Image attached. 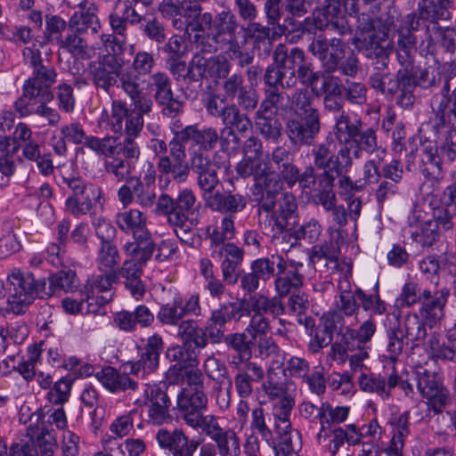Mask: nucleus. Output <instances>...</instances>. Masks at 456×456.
<instances>
[{
  "label": "nucleus",
  "mask_w": 456,
  "mask_h": 456,
  "mask_svg": "<svg viewBox=\"0 0 456 456\" xmlns=\"http://www.w3.org/2000/svg\"><path fill=\"white\" fill-rule=\"evenodd\" d=\"M210 32L195 36V43L200 51L208 53L222 51L227 58L237 61L240 68L253 62L254 56L246 51L247 38L235 15L231 11H222L214 18Z\"/></svg>",
  "instance_id": "nucleus-1"
},
{
  "label": "nucleus",
  "mask_w": 456,
  "mask_h": 456,
  "mask_svg": "<svg viewBox=\"0 0 456 456\" xmlns=\"http://www.w3.org/2000/svg\"><path fill=\"white\" fill-rule=\"evenodd\" d=\"M121 90L132 101L134 109H130L126 102L114 99L111 102L110 115L105 111L102 118L106 117L113 133H124L126 135L125 139L134 141L142 129L143 115L151 111L153 102L133 76L121 79Z\"/></svg>",
  "instance_id": "nucleus-2"
},
{
  "label": "nucleus",
  "mask_w": 456,
  "mask_h": 456,
  "mask_svg": "<svg viewBox=\"0 0 456 456\" xmlns=\"http://www.w3.org/2000/svg\"><path fill=\"white\" fill-rule=\"evenodd\" d=\"M308 50L320 59L328 73L338 70L344 76L354 77L359 71V60L356 54L341 38L333 37L328 40L322 35L315 36Z\"/></svg>",
  "instance_id": "nucleus-3"
},
{
  "label": "nucleus",
  "mask_w": 456,
  "mask_h": 456,
  "mask_svg": "<svg viewBox=\"0 0 456 456\" xmlns=\"http://www.w3.org/2000/svg\"><path fill=\"white\" fill-rule=\"evenodd\" d=\"M7 281L12 287L13 292L8 297L10 310L15 314H23L30 305L35 296L44 298L46 280H36L31 273H24L20 268L13 267L7 274Z\"/></svg>",
  "instance_id": "nucleus-4"
},
{
  "label": "nucleus",
  "mask_w": 456,
  "mask_h": 456,
  "mask_svg": "<svg viewBox=\"0 0 456 456\" xmlns=\"http://www.w3.org/2000/svg\"><path fill=\"white\" fill-rule=\"evenodd\" d=\"M124 61L115 54H102L92 61L87 66V77L97 92L111 95L113 87L118 84L121 89V79L133 76L138 83L137 76L130 70H123Z\"/></svg>",
  "instance_id": "nucleus-5"
},
{
  "label": "nucleus",
  "mask_w": 456,
  "mask_h": 456,
  "mask_svg": "<svg viewBox=\"0 0 456 456\" xmlns=\"http://www.w3.org/2000/svg\"><path fill=\"white\" fill-rule=\"evenodd\" d=\"M273 64L267 67L265 76L281 82V89L297 86L296 71L305 60L303 50L294 47L289 52L283 44H279L273 52Z\"/></svg>",
  "instance_id": "nucleus-6"
},
{
  "label": "nucleus",
  "mask_w": 456,
  "mask_h": 456,
  "mask_svg": "<svg viewBox=\"0 0 456 456\" xmlns=\"http://www.w3.org/2000/svg\"><path fill=\"white\" fill-rule=\"evenodd\" d=\"M434 305H425L419 309V314L411 313L404 316L401 330L407 343L412 348L424 344L428 338L427 328L432 330L444 318V308L436 309Z\"/></svg>",
  "instance_id": "nucleus-7"
},
{
  "label": "nucleus",
  "mask_w": 456,
  "mask_h": 456,
  "mask_svg": "<svg viewBox=\"0 0 456 456\" xmlns=\"http://www.w3.org/2000/svg\"><path fill=\"white\" fill-rule=\"evenodd\" d=\"M208 398L206 391L182 388L176 398V408L181 419L194 431L207 424L216 415L204 411L208 409Z\"/></svg>",
  "instance_id": "nucleus-8"
},
{
  "label": "nucleus",
  "mask_w": 456,
  "mask_h": 456,
  "mask_svg": "<svg viewBox=\"0 0 456 456\" xmlns=\"http://www.w3.org/2000/svg\"><path fill=\"white\" fill-rule=\"evenodd\" d=\"M197 197L190 188L181 190L175 198V236L183 244L194 247L196 233L193 230L198 224V220L192 216L198 211Z\"/></svg>",
  "instance_id": "nucleus-9"
},
{
  "label": "nucleus",
  "mask_w": 456,
  "mask_h": 456,
  "mask_svg": "<svg viewBox=\"0 0 456 456\" xmlns=\"http://www.w3.org/2000/svg\"><path fill=\"white\" fill-rule=\"evenodd\" d=\"M253 195L257 202V224L262 229L271 226L272 224H281L284 219L282 217L297 210V203L292 194H284L277 208L275 207L278 194L253 191Z\"/></svg>",
  "instance_id": "nucleus-10"
},
{
  "label": "nucleus",
  "mask_w": 456,
  "mask_h": 456,
  "mask_svg": "<svg viewBox=\"0 0 456 456\" xmlns=\"http://www.w3.org/2000/svg\"><path fill=\"white\" fill-rule=\"evenodd\" d=\"M312 156L314 167L322 172L331 173V175L347 173L353 165L350 147L342 146L337 151L336 143L331 139L314 145Z\"/></svg>",
  "instance_id": "nucleus-11"
},
{
  "label": "nucleus",
  "mask_w": 456,
  "mask_h": 456,
  "mask_svg": "<svg viewBox=\"0 0 456 456\" xmlns=\"http://www.w3.org/2000/svg\"><path fill=\"white\" fill-rule=\"evenodd\" d=\"M171 157L175 161V169L172 177L175 182L181 183L187 181L190 172L196 175L215 167L209 151L202 150H191L189 160H186L185 146L169 148Z\"/></svg>",
  "instance_id": "nucleus-12"
},
{
  "label": "nucleus",
  "mask_w": 456,
  "mask_h": 456,
  "mask_svg": "<svg viewBox=\"0 0 456 456\" xmlns=\"http://www.w3.org/2000/svg\"><path fill=\"white\" fill-rule=\"evenodd\" d=\"M226 138L220 136L217 130L211 126H203L199 124L186 126L181 132L175 134L169 142V148L185 146L190 143V150H202L210 151L216 148L220 141L222 145L226 142Z\"/></svg>",
  "instance_id": "nucleus-13"
},
{
  "label": "nucleus",
  "mask_w": 456,
  "mask_h": 456,
  "mask_svg": "<svg viewBox=\"0 0 456 456\" xmlns=\"http://www.w3.org/2000/svg\"><path fill=\"white\" fill-rule=\"evenodd\" d=\"M246 311L245 299L235 298L220 304L211 311L207 321L206 330L208 338L214 343H220L224 338L225 325L232 321L239 322Z\"/></svg>",
  "instance_id": "nucleus-14"
},
{
  "label": "nucleus",
  "mask_w": 456,
  "mask_h": 456,
  "mask_svg": "<svg viewBox=\"0 0 456 456\" xmlns=\"http://www.w3.org/2000/svg\"><path fill=\"white\" fill-rule=\"evenodd\" d=\"M283 363L284 361L280 359L272 360L265 372L266 378L262 382V389L268 398L278 399L273 405V416L276 415V409L279 411V408L287 403H290L289 412H291L295 404L293 397L288 393L289 386L292 385V381L284 377L281 371Z\"/></svg>",
  "instance_id": "nucleus-15"
},
{
  "label": "nucleus",
  "mask_w": 456,
  "mask_h": 456,
  "mask_svg": "<svg viewBox=\"0 0 456 456\" xmlns=\"http://www.w3.org/2000/svg\"><path fill=\"white\" fill-rule=\"evenodd\" d=\"M142 397L134 398L137 406H148V422L154 426H161L171 419L169 408L171 405L167 394L156 385L144 384L142 387Z\"/></svg>",
  "instance_id": "nucleus-16"
},
{
  "label": "nucleus",
  "mask_w": 456,
  "mask_h": 456,
  "mask_svg": "<svg viewBox=\"0 0 456 456\" xmlns=\"http://www.w3.org/2000/svg\"><path fill=\"white\" fill-rule=\"evenodd\" d=\"M196 432L214 442L219 456H240V439L234 429L224 427L221 419L215 416Z\"/></svg>",
  "instance_id": "nucleus-17"
},
{
  "label": "nucleus",
  "mask_w": 456,
  "mask_h": 456,
  "mask_svg": "<svg viewBox=\"0 0 456 456\" xmlns=\"http://www.w3.org/2000/svg\"><path fill=\"white\" fill-rule=\"evenodd\" d=\"M149 86L153 91L154 100L164 117L175 118L183 112V102L175 97L172 81L167 73L157 71L151 74Z\"/></svg>",
  "instance_id": "nucleus-18"
},
{
  "label": "nucleus",
  "mask_w": 456,
  "mask_h": 456,
  "mask_svg": "<svg viewBox=\"0 0 456 456\" xmlns=\"http://www.w3.org/2000/svg\"><path fill=\"white\" fill-rule=\"evenodd\" d=\"M417 388L427 400L428 409L436 414L441 413L451 403L449 390L434 372L418 371Z\"/></svg>",
  "instance_id": "nucleus-19"
},
{
  "label": "nucleus",
  "mask_w": 456,
  "mask_h": 456,
  "mask_svg": "<svg viewBox=\"0 0 456 456\" xmlns=\"http://www.w3.org/2000/svg\"><path fill=\"white\" fill-rule=\"evenodd\" d=\"M450 297V289L447 287L438 288V280L436 281L435 290L430 289H424L419 291V286L415 282H407L403 285L399 300L402 305L412 306L419 303L420 308L423 309L425 305H434L436 309L445 308Z\"/></svg>",
  "instance_id": "nucleus-20"
},
{
  "label": "nucleus",
  "mask_w": 456,
  "mask_h": 456,
  "mask_svg": "<svg viewBox=\"0 0 456 456\" xmlns=\"http://www.w3.org/2000/svg\"><path fill=\"white\" fill-rule=\"evenodd\" d=\"M285 131L292 145H314L321 132V117H290L285 122Z\"/></svg>",
  "instance_id": "nucleus-21"
},
{
  "label": "nucleus",
  "mask_w": 456,
  "mask_h": 456,
  "mask_svg": "<svg viewBox=\"0 0 456 456\" xmlns=\"http://www.w3.org/2000/svg\"><path fill=\"white\" fill-rule=\"evenodd\" d=\"M387 37L386 32H382L381 36L372 34L370 37H354L352 44L367 58L374 60L375 69L381 70L387 69L392 52V45L387 41Z\"/></svg>",
  "instance_id": "nucleus-22"
},
{
  "label": "nucleus",
  "mask_w": 456,
  "mask_h": 456,
  "mask_svg": "<svg viewBox=\"0 0 456 456\" xmlns=\"http://www.w3.org/2000/svg\"><path fill=\"white\" fill-rule=\"evenodd\" d=\"M85 146L107 158L123 156L126 159H137L140 156L137 142L131 139H124L123 142H119L117 138L110 135L102 138L89 135Z\"/></svg>",
  "instance_id": "nucleus-23"
},
{
  "label": "nucleus",
  "mask_w": 456,
  "mask_h": 456,
  "mask_svg": "<svg viewBox=\"0 0 456 456\" xmlns=\"http://www.w3.org/2000/svg\"><path fill=\"white\" fill-rule=\"evenodd\" d=\"M289 407L290 403H287L279 408V411L276 409V415L273 416V428L281 439L282 453L285 456H297L300 449L299 433L291 428Z\"/></svg>",
  "instance_id": "nucleus-24"
},
{
  "label": "nucleus",
  "mask_w": 456,
  "mask_h": 456,
  "mask_svg": "<svg viewBox=\"0 0 456 456\" xmlns=\"http://www.w3.org/2000/svg\"><path fill=\"white\" fill-rule=\"evenodd\" d=\"M419 28L413 16H404L397 29V59L406 69L411 66L412 53L416 50L417 37L413 32Z\"/></svg>",
  "instance_id": "nucleus-25"
},
{
  "label": "nucleus",
  "mask_w": 456,
  "mask_h": 456,
  "mask_svg": "<svg viewBox=\"0 0 456 456\" xmlns=\"http://www.w3.org/2000/svg\"><path fill=\"white\" fill-rule=\"evenodd\" d=\"M118 229L126 234H131L134 240H149L151 232L147 227V217L138 208H129L118 212L115 216Z\"/></svg>",
  "instance_id": "nucleus-26"
},
{
  "label": "nucleus",
  "mask_w": 456,
  "mask_h": 456,
  "mask_svg": "<svg viewBox=\"0 0 456 456\" xmlns=\"http://www.w3.org/2000/svg\"><path fill=\"white\" fill-rule=\"evenodd\" d=\"M79 12H76L69 18L68 27L69 30L84 34L91 32L97 34L101 29V22L97 16L98 7L94 3L83 0L78 4Z\"/></svg>",
  "instance_id": "nucleus-27"
},
{
  "label": "nucleus",
  "mask_w": 456,
  "mask_h": 456,
  "mask_svg": "<svg viewBox=\"0 0 456 456\" xmlns=\"http://www.w3.org/2000/svg\"><path fill=\"white\" fill-rule=\"evenodd\" d=\"M163 350V339L154 334L148 338L144 351L142 353L140 359L132 365L131 372L135 375L142 376L154 372L159 362V355Z\"/></svg>",
  "instance_id": "nucleus-28"
},
{
  "label": "nucleus",
  "mask_w": 456,
  "mask_h": 456,
  "mask_svg": "<svg viewBox=\"0 0 456 456\" xmlns=\"http://www.w3.org/2000/svg\"><path fill=\"white\" fill-rule=\"evenodd\" d=\"M265 88L264 90V99L262 100L258 115L277 113L280 110H285L287 103L289 102V96L281 91V82L264 75Z\"/></svg>",
  "instance_id": "nucleus-29"
},
{
  "label": "nucleus",
  "mask_w": 456,
  "mask_h": 456,
  "mask_svg": "<svg viewBox=\"0 0 456 456\" xmlns=\"http://www.w3.org/2000/svg\"><path fill=\"white\" fill-rule=\"evenodd\" d=\"M56 78L55 69L44 64L33 69L32 76L24 85L39 95V99L53 101L54 94L51 91V86L56 82Z\"/></svg>",
  "instance_id": "nucleus-30"
},
{
  "label": "nucleus",
  "mask_w": 456,
  "mask_h": 456,
  "mask_svg": "<svg viewBox=\"0 0 456 456\" xmlns=\"http://www.w3.org/2000/svg\"><path fill=\"white\" fill-rule=\"evenodd\" d=\"M247 204V196L239 192L216 191L215 194L206 197V205L209 208L220 213H228V216L243 211Z\"/></svg>",
  "instance_id": "nucleus-31"
},
{
  "label": "nucleus",
  "mask_w": 456,
  "mask_h": 456,
  "mask_svg": "<svg viewBox=\"0 0 456 456\" xmlns=\"http://www.w3.org/2000/svg\"><path fill=\"white\" fill-rule=\"evenodd\" d=\"M102 272V273L87 280L84 292L86 300L100 298L101 304H106L110 301L111 294L110 292L113 283L118 279V272Z\"/></svg>",
  "instance_id": "nucleus-32"
},
{
  "label": "nucleus",
  "mask_w": 456,
  "mask_h": 456,
  "mask_svg": "<svg viewBox=\"0 0 456 456\" xmlns=\"http://www.w3.org/2000/svg\"><path fill=\"white\" fill-rule=\"evenodd\" d=\"M361 390L370 394H375L383 400H388L392 388L398 386L399 375L394 371L387 380L379 375L362 373L358 379Z\"/></svg>",
  "instance_id": "nucleus-33"
},
{
  "label": "nucleus",
  "mask_w": 456,
  "mask_h": 456,
  "mask_svg": "<svg viewBox=\"0 0 456 456\" xmlns=\"http://www.w3.org/2000/svg\"><path fill=\"white\" fill-rule=\"evenodd\" d=\"M182 19L185 23L183 30L191 29L193 32L203 33L207 27L211 25L213 15L208 12H203L200 3L194 0H183Z\"/></svg>",
  "instance_id": "nucleus-34"
},
{
  "label": "nucleus",
  "mask_w": 456,
  "mask_h": 456,
  "mask_svg": "<svg viewBox=\"0 0 456 456\" xmlns=\"http://www.w3.org/2000/svg\"><path fill=\"white\" fill-rule=\"evenodd\" d=\"M297 212L287 215L286 217L281 222V224H272L271 226L265 227L264 230L272 233V240L276 245L281 247V250L289 251L293 247L299 244V238H297V229L289 228V221L295 220Z\"/></svg>",
  "instance_id": "nucleus-35"
},
{
  "label": "nucleus",
  "mask_w": 456,
  "mask_h": 456,
  "mask_svg": "<svg viewBox=\"0 0 456 456\" xmlns=\"http://www.w3.org/2000/svg\"><path fill=\"white\" fill-rule=\"evenodd\" d=\"M276 258L277 273L274 280L275 291L280 297H286L302 288L304 275L302 273L288 272L286 259L284 257Z\"/></svg>",
  "instance_id": "nucleus-36"
},
{
  "label": "nucleus",
  "mask_w": 456,
  "mask_h": 456,
  "mask_svg": "<svg viewBox=\"0 0 456 456\" xmlns=\"http://www.w3.org/2000/svg\"><path fill=\"white\" fill-rule=\"evenodd\" d=\"M225 128L222 134L227 133L229 137L238 143L239 138L235 133L245 134L252 128V122L246 113H242L235 103L228 104V109L221 118Z\"/></svg>",
  "instance_id": "nucleus-37"
},
{
  "label": "nucleus",
  "mask_w": 456,
  "mask_h": 456,
  "mask_svg": "<svg viewBox=\"0 0 456 456\" xmlns=\"http://www.w3.org/2000/svg\"><path fill=\"white\" fill-rule=\"evenodd\" d=\"M44 418L41 411H36L30 417L31 423L28 426V433L32 437L37 438V443L40 447L42 456H53V448L56 447V439L53 429H48L39 421Z\"/></svg>",
  "instance_id": "nucleus-38"
},
{
  "label": "nucleus",
  "mask_w": 456,
  "mask_h": 456,
  "mask_svg": "<svg viewBox=\"0 0 456 456\" xmlns=\"http://www.w3.org/2000/svg\"><path fill=\"white\" fill-rule=\"evenodd\" d=\"M391 425L393 436L385 452L387 456H403L405 439L410 435V412H403L392 420Z\"/></svg>",
  "instance_id": "nucleus-39"
},
{
  "label": "nucleus",
  "mask_w": 456,
  "mask_h": 456,
  "mask_svg": "<svg viewBox=\"0 0 456 456\" xmlns=\"http://www.w3.org/2000/svg\"><path fill=\"white\" fill-rule=\"evenodd\" d=\"M95 376L102 386L112 393L138 389V384L127 374L119 373L110 366L102 369Z\"/></svg>",
  "instance_id": "nucleus-40"
},
{
  "label": "nucleus",
  "mask_w": 456,
  "mask_h": 456,
  "mask_svg": "<svg viewBox=\"0 0 456 456\" xmlns=\"http://www.w3.org/2000/svg\"><path fill=\"white\" fill-rule=\"evenodd\" d=\"M155 438L159 448L172 456L181 454L182 449L188 444V436L182 428H161L156 432Z\"/></svg>",
  "instance_id": "nucleus-41"
},
{
  "label": "nucleus",
  "mask_w": 456,
  "mask_h": 456,
  "mask_svg": "<svg viewBox=\"0 0 456 456\" xmlns=\"http://www.w3.org/2000/svg\"><path fill=\"white\" fill-rule=\"evenodd\" d=\"M150 180L151 182L143 183L139 177L132 176L131 183H133V192L134 194V201L142 208H151L154 206L157 191L154 185L156 170L152 164H149Z\"/></svg>",
  "instance_id": "nucleus-42"
},
{
  "label": "nucleus",
  "mask_w": 456,
  "mask_h": 456,
  "mask_svg": "<svg viewBox=\"0 0 456 456\" xmlns=\"http://www.w3.org/2000/svg\"><path fill=\"white\" fill-rule=\"evenodd\" d=\"M135 4L133 1L125 0L121 14L114 12L109 16V22L111 29L118 36L126 37L127 25L139 24L143 16L135 10Z\"/></svg>",
  "instance_id": "nucleus-43"
},
{
  "label": "nucleus",
  "mask_w": 456,
  "mask_h": 456,
  "mask_svg": "<svg viewBox=\"0 0 456 456\" xmlns=\"http://www.w3.org/2000/svg\"><path fill=\"white\" fill-rule=\"evenodd\" d=\"M335 175L330 172H322L318 175V186L312 193V200L315 205L322 206L324 210H330L337 204L336 193L333 190Z\"/></svg>",
  "instance_id": "nucleus-44"
},
{
  "label": "nucleus",
  "mask_w": 456,
  "mask_h": 456,
  "mask_svg": "<svg viewBox=\"0 0 456 456\" xmlns=\"http://www.w3.org/2000/svg\"><path fill=\"white\" fill-rule=\"evenodd\" d=\"M177 326V336L183 342L193 346V348H204L208 345V332L201 329L197 321L192 319L181 320Z\"/></svg>",
  "instance_id": "nucleus-45"
},
{
  "label": "nucleus",
  "mask_w": 456,
  "mask_h": 456,
  "mask_svg": "<svg viewBox=\"0 0 456 456\" xmlns=\"http://www.w3.org/2000/svg\"><path fill=\"white\" fill-rule=\"evenodd\" d=\"M48 282L44 291L45 297H50L60 291L72 292L78 286V279L73 270L57 271L48 277Z\"/></svg>",
  "instance_id": "nucleus-46"
},
{
  "label": "nucleus",
  "mask_w": 456,
  "mask_h": 456,
  "mask_svg": "<svg viewBox=\"0 0 456 456\" xmlns=\"http://www.w3.org/2000/svg\"><path fill=\"white\" fill-rule=\"evenodd\" d=\"M363 122L361 118L352 117L344 111L336 118L335 136L342 143L343 146L350 145L361 128Z\"/></svg>",
  "instance_id": "nucleus-47"
},
{
  "label": "nucleus",
  "mask_w": 456,
  "mask_h": 456,
  "mask_svg": "<svg viewBox=\"0 0 456 456\" xmlns=\"http://www.w3.org/2000/svg\"><path fill=\"white\" fill-rule=\"evenodd\" d=\"M407 76L405 72L401 70L396 75L379 70L370 77V85L384 95L394 96L401 87L403 77Z\"/></svg>",
  "instance_id": "nucleus-48"
},
{
  "label": "nucleus",
  "mask_w": 456,
  "mask_h": 456,
  "mask_svg": "<svg viewBox=\"0 0 456 456\" xmlns=\"http://www.w3.org/2000/svg\"><path fill=\"white\" fill-rule=\"evenodd\" d=\"M289 109L296 117H321L314 98L306 88H298L289 97Z\"/></svg>",
  "instance_id": "nucleus-49"
},
{
  "label": "nucleus",
  "mask_w": 456,
  "mask_h": 456,
  "mask_svg": "<svg viewBox=\"0 0 456 456\" xmlns=\"http://www.w3.org/2000/svg\"><path fill=\"white\" fill-rule=\"evenodd\" d=\"M423 345L430 358L456 362V346L446 345L441 333L431 332Z\"/></svg>",
  "instance_id": "nucleus-50"
},
{
  "label": "nucleus",
  "mask_w": 456,
  "mask_h": 456,
  "mask_svg": "<svg viewBox=\"0 0 456 456\" xmlns=\"http://www.w3.org/2000/svg\"><path fill=\"white\" fill-rule=\"evenodd\" d=\"M155 248L156 244L151 238L149 240L134 239L133 241H127L122 246V249L126 256L124 262L146 265L151 258Z\"/></svg>",
  "instance_id": "nucleus-51"
},
{
  "label": "nucleus",
  "mask_w": 456,
  "mask_h": 456,
  "mask_svg": "<svg viewBox=\"0 0 456 456\" xmlns=\"http://www.w3.org/2000/svg\"><path fill=\"white\" fill-rule=\"evenodd\" d=\"M413 16L418 21V26L421 28L425 21H429L430 26L438 24V20H445L449 18V12H444L436 5L435 0H420L418 3L417 11L407 14Z\"/></svg>",
  "instance_id": "nucleus-52"
},
{
  "label": "nucleus",
  "mask_w": 456,
  "mask_h": 456,
  "mask_svg": "<svg viewBox=\"0 0 456 456\" xmlns=\"http://www.w3.org/2000/svg\"><path fill=\"white\" fill-rule=\"evenodd\" d=\"M428 45L441 42L447 52L454 53L456 50V28L441 27L439 24L433 26L425 25Z\"/></svg>",
  "instance_id": "nucleus-53"
},
{
  "label": "nucleus",
  "mask_w": 456,
  "mask_h": 456,
  "mask_svg": "<svg viewBox=\"0 0 456 456\" xmlns=\"http://www.w3.org/2000/svg\"><path fill=\"white\" fill-rule=\"evenodd\" d=\"M270 169V163L268 159L256 158V157H243L238 162L235 170L236 173L242 178L253 177L255 180H259L265 172Z\"/></svg>",
  "instance_id": "nucleus-54"
},
{
  "label": "nucleus",
  "mask_w": 456,
  "mask_h": 456,
  "mask_svg": "<svg viewBox=\"0 0 456 456\" xmlns=\"http://www.w3.org/2000/svg\"><path fill=\"white\" fill-rule=\"evenodd\" d=\"M450 82L446 79L442 87L441 93L434 95L431 99V108L441 124L452 123L451 103L453 104L452 94L450 95Z\"/></svg>",
  "instance_id": "nucleus-55"
},
{
  "label": "nucleus",
  "mask_w": 456,
  "mask_h": 456,
  "mask_svg": "<svg viewBox=\"0 0 456 456\" xmlns=\"http://www.w3.org/2000/svg\"><path fill=\"white\" fill-rule=\"evenodd\" d=\"M271 421L272 419L265 412L262 406H257L251 411L250 430L253 435L259 436L268 444L273 440Z\"/></svg>",
  "instance_id": "nucleus-56"
},
{
  "label": "nucleus",
  "mask_w": 456,
  "mask_h": 456,
  "mask_svg": "<svg viewBox=\"0 0 456 456\" xmlns=\"http://www.w3.org/2000/svg\"><path fill=\"white\" fill-rule=\"evenodd\" d=\"M378 144L376 130L373 127L363 126L349 147L350 151H353L354 158L359 159L362 151L369 154L374 153Z\"/></svg>",
  "instance_id": "nucleus-57"
},
{
  "label": "nucleus",
  "mask_w": 456,
  "mask_h": 456,
  "mask_svg": "<svg viewBox=\"0 0 456 456\" xmlns=\"http://www.w3.org/2000/svg\"><path fill=\"white\" fill-rule=\"evenodd\" d=\"M95 261L100 271L118 272L120 256L116 245L111 241L101 242Z\"/></svg>",
  "instance_id": "nucleus-58"
},
{
  "label": "nucleus",
  "mask_w": 456,
  "mask_h": 456,
  "mask_svg": "<svg viewBox=\"0 0 456 456\" xmlns=\"http://www.w3.org/2000/svg\"><path fill=\"white\" fill-rule=\"evenodd\" d=\"M200 348L183 342L181 346H171L167 349V356L170 361L182 364L181 369L200 364L199 354Z\"/></svg>",
  "instance_id": "nucleus-59"
},
{
  "label": "nucleus",
  "mask_w": 456,
  "mask_h": 456,
  "mask_svg": "<svg viewBox=\"0 0 456 456\" xmlns=\"http://www.w3.org/2000/svg\"><path fill=\"white\" fill-rule=\"evenodd\" d=\"M211 244L210 247L221 245L230 240L235 236V226L232 216H225L222 218L219 224L210 225L207 228Z\"/></svg>",
  "instance_id": "nucleus-60"
},
{
  "label": "nucleus",
  "mask_w": 456,
  "mask_h": 456,
  "mask_svg": "<svg viewBox=\"0 0 456 456\" xmlns=\"http://www.w3.org/2000/svg\"><path fill=\"white\" fill-rule=\"evenodd\" d=\"M421 171L426 176L437 181L443 178L442 160L436 148H424L421 152Z\"/></svg>",
  "instance_id": "nucleus-61"
},
{
  "label": "nucleus",
  "mask_w": 456,
  "mask_h": 456,
  "mask_svg": "<svg viewBox=\"0 0 456 456\" xmlns=\"http://www.w3.org/2000/svg\"><path fill=\"white\" fill-rule=\"evenodd\" d=\"M167 148L169 149L168 143L163 139L156 138L151 141V149L158 157L157 170L164 175H173L175 169V161L171 157V152L169 151V155L167 154Z\"/></svg>",
  "instance_id": "nucleus-62"
},
{
  "label": "nucleus",
  "mask_w": 456,
  "mask_h": 456,
  "mask_svg": "<svg viewBox=\"0 0 456 456\" xmlns=\"http://www.w3.org/2000/svg\"><path fill=\"white\" fill-rule=\"evenodd\" d=\"M339 301L337 304L338 309L346 316H352L358 313L359 305L355 299V291L353 292L351 285L346 278L339 281Z\"/></svg>",
  "instance_id": "nucleus-63"
},
{
  "label": "nucleus",
  "mask_w": 456,
  "mask_h": 456,
  "mask_svg": "<svg viewBox=\"0 0 456 456\" xmlns=\"http://www.w3.org/2000/svg\"><path fill=\"white\" fill-rule=\"evenodd\" d=\"M183 6V0H162L158 5V11L164 19L171 21L173 28L183 30L185 23L182 19Z\"/></svg>",
  "instance_id": "nucleus-64"
}]
</instances>
